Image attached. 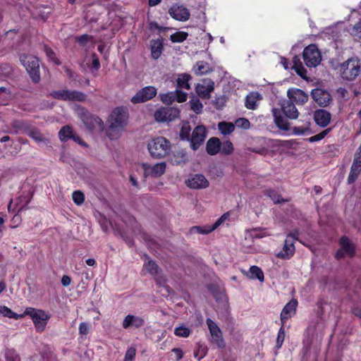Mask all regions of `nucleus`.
Wrapping results in <instances>:
<instances>
[{
	"label": "nucleus",
	"instance_id": "31",
	"mask_svg": "<svg viewBox=\"0 0 361 361\" xmlns=\"http://www.w3.org/2000/svg\"><path fill=\"white\" fill-rule=\"evenodd\" d=\"M25 133L37 143L45 142L47 141V139L38 129L32 128L30 126L27 129H25Z\"/></svg>",
	"mask_w": 361,
	"mask_h": 361
},
{
	"label": "nucleus",
	"instance_id": "37",
	"mask_svg": "<svg viewBox=\"0 0 361 361\" xmlns=\"http://www.w3.org/2000/svg\"><path fill=\"white\" fill-rule=\"evenodd\" d=\"M0 315H2L8 318H13L16 319H18L23 317V314H18L13 312L10 308L6 306H0Z\"/></svg>",
	"mask_w": 361,
	"mask_h": 361
},
{
	"label": "nucleus",
	"instance_id": "11",
	"mask_svg": "<svg viewBox=\"0 0 361 361\" xmlns=\"http://www.w3.org/2000/svg\"><path fill=\"white\" fill-rule=\"evenodd\" d=\"M160 98L161 102L166 104H171L175 101L182 103L187 100L188 94L176 89L175 91L160 94Z\"/></svg>",
	"mask_w": 361,
	"mask_h": 361
},
{
	"label": "nucleus",
	"instance_id": "14",
	"mask_svg": "<svg viewBox=\"0 0 361 361\" xmlns=\"http://www.w3.org/2000/svg\"><path fill=\"white\" fill-rule=\"evenodd\" d=\"M141 166L145 176L159 177L166 171V164L164 162L156 164L153 166L147 163H142Z\"/></svg>",
	"mask_w": 361,
	"mask_h": 361
},
{
	"label": "nucleus",
	"instance_id": "1",
	"mask_svg": "<svg viewBox=\"0 0 361 361\" xmlns=\"http://www.w3.org/2000/svg\"><path fill=\"white\" fill-rule=\"evenodd\" d=\"M128 109L123 106L117 107L111 113L109 119L107 135L111 140L118 139L128 123Z\"/></svg>",
	"mask_w": 361,
	"mask_h": 361
},
{
	"label": "nucleus",
	"instance_id": "45",
	"mask_svg": "<svg viewBox=\"0 0 361 361\" xmlns=\"http://www.w3.org/2000/svg\"><path fill=\"white\" fill-rule=\"evenodd\" d=\"M331 128H327V129L322 131L319 134L313 135V136L309 137L308 138V141L310 142H314L320 141V140H322L323 138H324L329 134V133L331 131Z\"/></svg>",
	"mask_w": 361,
	"mask_h": 361
},
{
	"label": "nucleus",
	"instance_id": "13",
	"mask_svg": "<svg viewBox=\"0 0 361 361\" xmlns=\"http://www.w3.org/2000/svg\"><path fill=\"white\" fill-rule=\"evenodd\" d=\"M311 96L314 101L320 106H328L332 99L329 92L320 88L312 90Z\"/></svg>",
	"mask_w": 361,
	"mask_h": 361
},
{
	"label": "nucleus",
	"instance_id": "34",
	"mask_svg": "<svg viewBox=\"0 0 361 361\" xmlns=\"http://www.w3.org/2000/svg\"><path fill=\"white\" fill-rule=\"evenodd\" d=\"M159 267L157 264L152 259H148L143 266L142 274H145V271H147L151 275H155L158 273Z\"/></svg>",
	"mask_w": 361,
	"mask_h": 361
},
{
	"label": "nucleus",
	"instance_id": "60",
	"mask_svg": "<svg viewBox=\"0 0 361 361\" xmlns=\"http://www.w3.org/2000/svg\"><path fill=\"white\" fill-rule=\"evenodd\" d=\"M227 218L228 214H224L219 219H217L216 221L212 226H211L212 228H213V231H214L218 226H219Z\"/></svg>",
	"mask_w": 361,
	"mask_h": 361
},
{
	"label": "nucleus",
	"instance_id": "23",
	"mask_svg": "<svg viewBox=\"0 0 361 361\" xmlns=\"http://www.w3.org/2000/svg\"><path fill=\"white\" fill-rule=\"evenodd\" d=\"M314 119L316 123L322 127H326L331 121V114L324 109H319L314 113Z\"/></svg>",
	"mask_w": 361,
	"mask_h": 361
},
{
	"label": "nucleus",
	"instance_id": "24",
	"mask_svg": "<svg viewBox=\"0 0 361 361\" xmlns=\"http://www.w3.org/2000/svg\"><path fill=\"white\" fill-rule=\"evenodd\" d=\"M298 301L295 299L290 300L283 308L281 313V320L283 324L295 314Z\"/></svg>",
	"mask_w": 361,
	"mask_h": 361
},
{
	"label": "nucleus",
	"instance_id": "44",
	"mask_svg": "<svg viewBox=\"0 0 361 361\" xmlns=\"http://www.w3.org/2000/svg\"><path fill=\"white\" fill-rule=\"evenodd\" d=\"M11 126L15 129V133H18L20 130H23L25 132V129H27L29 126L23 121L16 120L12 121Z\"/></svg>",
	"mask_w": 361,
	"mask_h": 361
},
{
	"label": "nucleus",
	"instance_id": "61",
	"mask_svg": "<svg viewBox=\"0 0 361 361\" xmlns=\"http://www.w3.org/2000/svg\"><path fill=\"white\" fill-rule=\"evenodd\" d=\"M90 39V37L87 35H81V36H79L77 37V40L78 42L81 44V45H85V43L89 41Z\"/></svg>",
	"mask_w": 361,
	"mask_h": 361
},
{
	"label": "nucleus",
	"instance_id": "18",
	"mask_svg": "<svg viewBox=\"0 0 361 361\" xmlns=\"http://www.w3.org/2000/svg\"><path fill=\"white\" fill-rule=\"evenodd\" d=\"M207 325L209 330L211 336L213 341L219 346L223 347L224 345L223 335L221 329L217 324L211 319L207 318L206 320Z\"/></svg>",
	"mask_w": 361,
	"mask_h": 361
},
{
	"label": "nucleus",
	"instance_id": "21",
	"mask_svg": "<svg viewBox=\"0 0 361 361\" xmlns=\"http://www.w3.org/2000/svg\"><path fill=\"white\" fill-rule=\"evenodd\" d=\"M290 102H295L298 105H302L308 100V94L300 89H290L287 92Z\"/></svg>",
	"mask_w": 361,
	"mask_h": 361
},
{
	"label": "nucleus",
	"instance_id": "46",
	"mask_svg": "<svg viewBox=\"0 0 361 361\" xmlns=\"http://www.w3.org/2000/svg\"><path fill=\"white\" fill-rule=\"evenodd\" d=\"M190 108L196 114H200L203 108L202 104L198 99H192L190 101Z\"/></svg>",
	"mask_w": 361,
	"mask_h": 361
},
{
	"label": "nucleus",
	"instance_id": "43",
	"mask_svg": "<svg viewBox=\"0 0 361 361\" xmlns=\"http://www.w3.org/2000/svg\"><path fill=\"white\" fill-rule=\"evenodd\" d=\"M188 33L185 32H177L171 35L170 39L173 42H183L187 39Z\"/></svg>",
	"mask_w": 361,
	"mask_h": 361
},
{
	"label": "nucleus",
	"instance_id": "52",
	"mask_svg": "<svg viewBox=\"0 0 361 361\" xmlns=\"http://www.w3.org/2000/svg\"><path fill=\"white\" fill-rule=\"evenodd\" d=\"M285 339V331L283 330V326L281 327L278 332L277 338H276V348H280Z\"/></svg>",
	"mask_w": 361,
	"mask_h": 361
},
{
	"label": "nucleus",
	"instance_id": "5",
	"mask_svg": "<svg viewBox=\"0 0 361 361\" xmlns=\"http://www.w3.org/2000/svg\"><path fill=\"white\" fill-rule=\"evenodd\" d=\"M31 317L35 328L38 331H43L45 329L49 315L42 310H37L33 307H27L23 313Z\"/></svg>",
	"mask_w": 361,
	"mask_h": 361
},
{
	"label": "nucleus",
	"instance_id": "17",
	"mask_svg": "<svg viewBox=\"0 0 361 361\" xmlns=\"http://www.w3.org/2000/svg\"><path fill=\"white\" fill-rule=\"evenodd\" d=\"M169 13L175 20L186 21L190 18L189 10L182 5L174 4L169 10Z\"/></svg>",
	"mask_w": 361,
	"mask_h": 361
},
{
	"label": "nucleus",
	"instance_id": "16",
	"mask_svg": "<svg viewBox=\"0 0 361 361\" xmlns=\"http://www.w3.org/2000/svg\"><path fill=\"white\" fill-rule=\"evenodd\" d=\"M341 248L338 250L336 254V258L340 259L347 255L353 257L355 253V246L350 242V239L345 236L341 237L340 240Z\"/></svg>",
	"mask_w": 361,
	"mask_h": 361
},
{
	"label": "nucleus",
	"instance_id": "9",
	"mask_svg": "<svg viewBox=\"0 0 361 361\" xmlns=\"http://www.w3.org/2000/svg\"><path fill=\"white\" fill-rule=\"evenodd\" d=\"M298 236V231H295L293 233L288 235L285 240L283 249L279 252L276 257L281 259H289L295 253L294 241Z\"/></svg>",
	"mask_w": 361,
	"mask_h": 361
},
{
	"label": "nucleus",
	"instance_id": "33",
	"mask_svg": "<svg viewBox=\"0 0 361 361\" xmlns=\"http://www.w3.org/2000/svg\"><path fill=\"white\" fill-rule=\"evenodd\" d=\"M191 79V76L187 73L180 74L177 78V87L180 89L190 90V85L189 81Z\"/></svg>",
	"mask_w": 361,
	"mask_h": 361
},
{
	"label": "nucleus",
	"instance_id": "8",
	"mask_svg": "<svg viewBox=\"0 0 361 361\" xmlns=\"http://www.w3.org/2000/svg\"><path fill=\"white\" fill-rule=\"evenodd\" d=\"M50 95L57 99L65 101H78L83 102L86 99V95L79 91H69L68 90H61L53 91Z\"/></svg>",
	"mask_w": 361,
	"mask_h": 361
},
{
	"label": "nucleus",
	"instance_id": "26",
	"mask_svg": "<svg viewBox=\"0 0 361 361\" xmlns=\"http://www.w3.org/2000/svg\"><path fill=\"white\" fill-rule=\"evenodd\" d=\"M272 114L274 118V123L276 126L281 130H289V123L282 116L281 111L276 108H273Z\"/></svg>",
	"mask_w": 361,
	"mask_h": 361
},
{
	"label": "nucleus",
	"instance_id": "2",
	"mask_svg": "<svg viewBox=\"0 0 361 361\" xmlns=\"http://www.w3.org/2000/svg\"><path fill=\"white\" fill-rule=\"evenodd\" d=\"M147 148L152 157L160 159L169 154L171 144L165 137H157L149 142Z\"/></svg>",
	"mask_w": 361,
	"mask_h": 361
},
{
	"label": "nucleus",
	"instance_id": "30",
	"mask_svg": "<svg viewBox=\"0 0 361 361\" xmlns=\"http://www.w3.org/2000/svg\"><path fill=\"white\" fill-rule=\"evenodd\" d=\"M221 142L219 138L212 137L207 142V152L210 155L216 154L220 151Z\"/></svg>",
	"mask_w": 361,
	"mask_h": 361
},
{
	"label": "nucleus",
	"instance_id": "29",
	"mask_svg": "<svg viewBox=\"0 0 361 361\" xmlns=\"http://www.w3.org/2000/svg\"><path fill=\"white\" fill-rule=\"evenodd\" d=\"M283 113L286 117L290 119H296L299 113L293 103L290 101L286 102L282 107Z\"/></svg>",
	"mask_w": 361,
	"mask_h": 361
},
{
	"label": "nucleus",
	"instance_id": "49",
	"mask_svg": "<svg viewBox=\"0 0 361 361\" xmlns=\"http://www.w3.org/2000/svg\"><path fill=\"white\" fill-rule=\"evenodd\" d=\"M267 195L274 201V203H281L286 202L279 194L274 190H268Z\"/></svg>",
	"mask_w": 361,
	"mask_h": 361
},
{
	"label": "nucleus",
	"instance_id": "27",
	"mask_svg": "<svg viewBox=\"0 0 361 361\" xmlns=\"http://www.w3.org/2000/svg\"><path fill=\"white\" fill-rule=\"evenodd\" d=\"M262 99V96L258 92H250L245 97V106L247 109L255 110L258 106V102Z\"/></svg>",
	"mask_w": 361,
	"mask_h": 361
},
{
	"label": "nucleus",
	"instance_id": "58",
	"mask_svg": "<svg viewBox=\"0 0 361 361\" xmlns=\"http://www.w3.org/2000/svg\"><path fill=\"white\" fill-rule=\"evenodd\" d=\"M294 70L300 77L303 78H305L307 71L305 68L302 66V64H299V66H295Z\"/></svg>",
	"mask_w": 361,
	"mask_h": 361
},
{
	"label": "nucleus",
	"instance_id": "39",
	"mask_svg": "<svg viewBox=\"0 0 361 361\" xmlns=\"http://www.w3.org/2000/svg\"><path fill=\"white\" fill-rule=\"evenodd\" d=\"M210 71V68L207 63L200 61L197 63L195 67V73L196 75H201L206 74Z\"/></svg>",
	"mask_w": 361,
	"mask_h": 361
},
{
	"label": "nucleus",
	"instance_id": "51",
	"mask_svg": "<svg viewBox=\"0 0 361 361\" xmlns=\"http://www.w3.org/2000/svg\"><path fill=\"white\" fill-rule=\"evenodd\" d=\"M235 125L240 128L248 129L250 126V123L249 120L245 118H240L235 121Z\"/></svg>",
	"mask_w": 361,
	"mask_h": 361
},
{
	"label": "nucleus",
	"instance_id": "40",
	"mask_svg": "<svg viewBox=\"0 0 361 361\" xmlns=\"http://www.w3.org/2000/svg\"><path fill=\"white\" fill-rule=\"evenodd\" d=\"M190 334L191 330L183 324L176 327L174 329V334L178 337L187 338Z\"/></svg>",
	"mask_w": 361,
	"mask_h": 361
},
{
	"label": "nucleus",
	"instance_id": "3",
	"mask_svg": "<svg viewBox=\"0 0 361 361\" xmlns=\"http://www.w3.org/2000/svg\"><path fill=\"white\" fill-rule=\"evenodd\" d=\"M339 71L343 80H353L355 79L360 72V63L357 58L348 59L340 65Z\"/></svg>",
	"mask_w": 361,
	"mask_h": 361
},
{
	"label": "nucleus",
	"instance_id": "42",
	"mask_svg": "<svg viewBox=\"0 0 361 361\" xmlns=\"http://www.w3.org/2000/svg\"><path fill=\"white\" fill-rule=\"evenodd\" d=\"M213 231V228L210 226L204 228L201 226H192L190 229L191 233L208 234Z\"/></svg>",
	"mask_w": 361,
	"mask_h": 361
},
{
	"label": "nucleus",
	"instance_id": "64",
	"mask_svg": "<svg viewBox=\"0 0 361 361\" xmlns=\"http://www.w3.org/2000/svg\"><path fill=\"white\" fill-rule=\"evenodd\" d=\"M92 67L95 70H98L99 69V68L100 66V63H99V61L98 58L96 57L95 55H94L93 57H92Z\"/></svg>",
	"mask_w": 361,
	"mask_h": 361
},
{
	"label": "nucleus",
	"instance_id": "53",
	"mask_svg": "<svg viewBox=\"0 0 361 361\" xmlns=\"http://www.w3.org/2000/svg\"><path fill=\"white\" fill-rule=\"evenodd\" d=\"M247 235L251 237L252 238H262L267 235H268V233L266 231H259L257 230H253L250 231Z\"/></svg>",
	"mask_w": 361,
	"mask_h": 361
},
{
	"label": "nucleus",
	"instance_id": "36",
	"mask_svg": "<svg viewBox=\"0 0 361 361\" xmlns=\"http://www.w3.org/2000/svg\"><path fill=\"white\" fill-rule=\"evenodd\" d=\"M218 128L221 134L226 135L233 132L235 125L232 123L221 122L219 123Z\"/></svg>",
	"mask_w": 361,
	"mask_h": 361
},
{
	"label": "nucleus",
	"instance_id": "19",
	"mask_svg": "<svg viewBox=\"0 0 361 361\" xmlns=\"http://www.w3.org/2000/svg\"><path fill=\"white\" fill-rule=\"evenodd\" d=\"M82 120L89 131H92L96 129L102 130L104 128L102 120L97 116L84 114Z\"/></svg>",
	"mask_w": 361,
	"mask_h": 361
},
{
	"label": "nucleus",
	"instance_id": "47",
	"mask_svg": "<svg viewBox=\"0 0 361 361\" xmlns=\"http://www.w3.org/2000/svg\"><path fill=\"white\" fill-rule=\"evenodd\" d=\"M72 197L74 203L77 205H81L85 200V195L80 190L74 191L73 192Z\"/></svg>",
	"mask_w": 361,
	"mask_h": 361
},
{
	"label": "nucleus",
	"instance_id": "20",
	"mask_svg": "<svg viewBox=\"0 0 361 361\" xmlns=\"http://www.w3.org/2000/svg\"><path fill=\"white\" fill-rule=\"evenodd\" d=\"M214 83L209 79L204 80L195 87L197 94L203 99H209L211 92L214 90Z\"/></svg>",
	"mask_w": 361,
	"mask_h": 361
},
{
	"label": "nucleus",
	"instance_id": "28",
	"mask_svg": "<svg viewBox=\"0 0 361 361\" xmlns=\"http://www.w3.org/2000/svg\"><path fill=\"white\" fill-rule=\"evenodd\" d=\"M163 39H157L151 42V56L154 59H158L163 51Z\"/></svg>",
	"mask_w": 361,
	"mask_h": 361
},
{
	"label": "nucleus",
	"instance_id": "55",
	"mask_svg": "<svg viewBox=\"0 0 361 361\" xmlns=\"http://www.w3.org/2000/svg\"><path fill=\"white\" fill-rule=\"evenodd\" d=\"M135 357V349L130 348L127 350L123 361H133Z\"/></svg>",
	"mask_w": 361,
	"mask_h": 361
},
{
	"label": "nucleus",
	"instance_id": "12",
	"mask_svg": "<svg viewBox=\"0 0 361 361\" xmlns=\"http://www.w3.org/2000/svg\"><path fill=\"white\" fill-rule=\"evenodd\" d=\"M206 133V128L204 126H197L195 128L189 139L190 147L193 150H197L204 142Z\"/></svg>",
	"mask_w": 361,
	"mask_h": 361
},
{
	"label": "nucleus",
	"instance_id": "32",
	"mask_svg": "<svg viewBox=\"0 0 361 361\" xmlns=\"http://www.w3.org/2000/svg\"><path fill=\"white\" fill-rule=\"evenodd\" d=\"M188 161V156L186 153L183 151H178L175 152L173 156L171 157V162L173 165H181L184 164Z\"/></svg>",
	"mask_w": 361,
	"mask_h": 361
},
{
	"label": "nucleus",
	"instance_id": "56",
	"mask_svg": "<svg viewBox=\"0 0 361 361\" xmlns=\"http://www.w3.org/2000/svg\"><path fill=\"white\" fill-rule=\"evenodd\" d=\"M44 51L47 54V56L55 62L57 65L60 64V62L56 59L54 52L48 47H44Z\"/></svg>",
	"mask_w": 361,
	"mask_h": 361
},
{
	"label": "nucleus",
	"instance_id": "22",
	"mask_svg": "<svg viewBox=\"0 0 361 361\" xmlns=\"http://www.w3.org/2000/svg\"><path fill=\"white\" fill-rule=\"evenodd\" d=\"M187 185L192 189L206 188L209 186V181L202 174H195L187 181Z\"/></svg>",
	"mask_w": 361,
	"mask_h": 361
},
{
	"label": "nucleus",
	"instance_id": "62",
	"mask_svg": "<svg viewBox=\"0 0 361 361\" xmlns=\"http://www.w3.org/2000/svg\"><path fill=\"white\" fill-rule=\"evenodd\" d=\"M172 352L175 353L177 360H180V359H182L183 356V353L180 348H173L172 350Z\"/></svg>",
	"mask_w": 361,
	"mask_h": 361
},
{
	"label": "nucleus",
	"instance_id": "4",
	"mask_svg": "<svg viewBox=\"0 0 361 361\" xmlns=\"http://www.w3.org/2000/svg\"><path fill=\"white\" fill-rule=\"evenodd\" d=\"M20 61L25 67L32 80L37 83L40 80L39 63L37 57L32 55L22 54L20 56Z\"/></svg>",
	"mask_w": 361,
	"mask_h": 361
},
{
	"label": "nucleus",
	"instance_id": "41",
	"mask_svg": "<svg viewBox=\"0 0 361 361\" xmlns=\"http://www.w3.org/2000/svg\"><path fill=\"white\" fill-rule=\"evenodd\" d=\"M191 128L189 123H184L180 130V137L182 140H189Z\"/></svg>",
	"mask_w": 361,
	"mask_h": 361
},
{
	"label": "nucleus",
	"instance_id": "6",
	"mask_svg": "<svg viewBox=\"0 0 361 361\" xmlns=\"http://www.w3.org/2000/svg\"><path fill=\"white\" fill-rule=\"evenodd\" d=\"M303 60L308 67L317 66L322 60L320 51L315 44H310L305 47L302 52Z\"/></svg>",
	"mask_w": 361,
	"mask_h": 361
},
{
	"label": "nucleus",
	"instance_id": "38",
	"mask_svg": "<svg viewBox=\"0 0 361 361\" xmlns=\"http://www.w3.org/2000/svg\"><path fill=\"white\" fill-rule=\"evenodd\" d=\"M73 135V130L69 126H63L59 133V137L63 142H65L71 138Z\"/></svg>",
	"mask_w": 361,
	"mask_h": 361
},
{
	"label": "nucleus",
	"instance_id": "10",
	"mask_svg": "<svg viewBox=\"0 0 361 361\" xmlns=\"http://www.w3.org/2000/svg\"><path fill=\"white\" fill-rule=\"evenodd\" d=\"M157 94V89L154 86H147L139 90L132 98L131 102L133 104L145 102Z\"/></svg>",
	"mask_w": 361,
	"mask_h": 361
},
{
	"label": "nucleus",
	"instance_id": "63",
	"mask_svg": "<svg viewBox=\"0 0 361 361\" xmlns=\"http://www.w3.org/2000/svg\"><path fill=\"white\" fill-rule=\"evenodd\" d=\"M71 283V279L67 276V275H64L63 276L62 279H61V283L63 286H68Z\"/></svg>",
	"mask_w": 361,
	"mask_h": 361
},
{
	"label": "nucleus",
	"instance_id": "57",
	"mask_svg": "<svg viewBox=\"0 0 361 361\" xmlns=\"http://www.w3.org/2000/svg\"><path fill=\"white\" fill-rule=\"evenodd\" d=\"M23 199H25V197H20L16 200V202L15 204L13 210L15 209H18V212H20L25 207V206L27 205V204L28 203L29 201L25 200V204L21 205L20 204L23 201Z\"/></svg>",
	"mask_w": 361,
	"mask_h": 361
},
{
	"label": "nucleus",
	"instance_id": "35",
	"mask_svg": "<svg viewBox=\"0 0 361 361\" xmlns=\"http://www.w3.org/2000/svg\"><path fill=\"white\" fill-rule=\"evenodd\" d=\"M249 274L250 278L252 279H258L259 281H264V273L262 269L257 266H252L250 269Z\"/></svg>",
	"mask_w": 361,
	"mask_h": 361
},
{
	"label": "nucleus",
	"instance_id": "50",
	"mask_svg": "<svg viewBox=\"0 0 361 361\" xmlns=\"http://www.w3.org/2000/svg\"><path fill=\"white\" fill-rule=\"evenodd\" d=\"M5 357L7 361L18 360V355L13 349H7L5 352Z\"/></svg>",
	"mask_w": 361,
	"mask_h": 361
},
{
	"label": "nucleus",
	"instance_id": "59",
	"mask_svg": "<svg viewBox=\"0 0 361 361\" xmlns=\"http://www.w3.org/2000/svg\"><path fill=\"white\" fill-rule=\"evenodd\" d=\"M79 331L80 334L86 335L89 332V325L86 322H82L79 326Z\"/></svg>",
	"mask_w": 361,
	"mask_h": 361
},
{
	"label": "nucleus",
	"instance_id": "25",
	"mask_svg": "<svg viewBox=\"0 0 361 361\" xmlns=\"http://www.w3.org/2000/svg\"><path fill=\"white\" fill-rule=\"evenodd\" d=\"M144 323L145 321L142 317L128 314L124 318L122 326L124 329H128L130 327L140 328L143 326Z\"/></svg>",
	"mask_w": 361,
	"mask_h": 361
},
{
	"label": "nucleus",
	"instance_id": "7",
	"mask_svg": "<svg viewBox=\"0 0 361 361\" xmlns=\"http://www.w3.org/2000/svg\"><path fill=\"white\" fill-rule=\"evenodd\" d=\"M180 116V110L176 107H161L155 111L154 117L157 122H170Z\"/></svg>",
	"mask_w": 361,
	"mask_h": 361
},
{
	"label": "nucleus",
	"instance_id": "54",
	"mask_svg": "<svg viewBox=\"0 0 361 361\" xmlns=\"http://www.w3.org/2000/svg\"><path fill=\"white\" fill-rule=\"evenodd\" d=\"M293 133L295 135H304L305 133H310V129L309 126L307 127H294L293 128Z\"/></svg>",
	"mask_w": 361,
	"mask_h": 361
},
{
	"label": "nucleus",
	"instance_id": "15",
	"mask_svg": "<svg viewBox=\"0 0 361 361\" xmlns=\"http://www.w3.org/2000/svg\"><path fill=\"white\" fill-rule=\"evenodd\" d=\"M361 171V146L359 147L355 154L353 164L348 178V183H353L357 179Z\"/></svg>",
	"mask_w": 361,
	"mask_h": 361
},
{
	"label": "nucleus",
	"instance_id": "48",
	"mask_svg": "<svg viewBox=\"0 0 361 361\" xmlns=\"http://www.w3.org/2000/svg\"><path fill=\"white\" fill-rule=\"evenodd\" d=\"M233 150V144L230 141H226L223 143L222 146L220 147V151L221 153L225 154H231Z\"/></svg>",
	"mask_w": 361,
	"mask_h": 361
}]
</instances>
